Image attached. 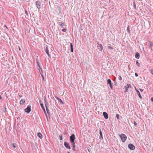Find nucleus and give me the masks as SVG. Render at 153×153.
Segmentation results:
<instances>
[{"label": "nucleus", "instance_id": "1", "mask_svg": "<svg viewBox=\"0 0 153 153\" xmlns=\"http://www.w3.org/2000/svg\"><path fill=\"white\" fill-rule=\"evenodd\" d=\"M119 136L120 137L121 140L122 142H124L127 138L126 136L124 134H120Z\"/></svg>", "mask_w": 153, "mask_h": 153}, {"label": "nucleus", "instance_id": "2", "mask_svg": "<svg viewBox=\"0 0 153 153\" xmlns=\"http://www.w3.org/2000/svg\"><path fill=\"white\" fill-rule=\"evenodd\" d=\"M70 141L71 143L74 142V140L75 139V135L74 134H73L70 137Z\"/></svg>", "mask_w": 153, "mask_h": 153}, {"label": "nucleus", "instance_id": "3", "mask_svg": "<svg viewBox=\"0 0 153 153\" xmlns=\"http://www.w3.org/2000/svg\"><path fill=\"white\" fill-rule=\"evenodd\" d=\"M36 4L38 9H39L41 8V2L39 1H37L36 2Z\"/></svg>", "mask_w": 153, "mask_h": 153}, {"label": "nucleus", "instance_id": "4", "mask_svg": "<svg viewBox=\"0 0 153 153\" xmlns=\"http://www.w3.org/2000/svg\"><path fill=\"white\" fill-rule=\"evenodd\" d=\"M31 106L30 105H28L26 108L25 109V112L29 113L31 111Z\"/></svg>", "mask_w": 153, "mask_h": 153}, {"label": "nucleus", "instance_id": "5", "mask_svg": "<svg viewBox=\"0 0 153 153\" xmlns=\"http://www.w3.org/2000/svg\"><path fill=\"white\" fill-rule=\"evenodd\" d=\"M97 49L100 51H102L103 49L102 45L101 44H98L97 45Z\"/></svg>", "mask_w": 153, "mask_h": 153}, {"label": "nucleus", "instance_id": "6", "mask_svg": "<svg viewBox=\"0 0 153 153\" xmlns=\"http://www.w3.org/2000/svg\"><path fill=\"white\" fill-rule=\"evenodd\" d=\"M128 147L131 150H134L135 148V146L131 144H129L128 145Z\"/></svg>", "mask_w": 153, "mask_h": 153}, {"label": "nucleus", "instance_id": "7", "mask_svg": "<svg viewBox=\"0 0 153 153\" xmlns=\"http://www.w3.org/2000/svg\"><path fill=\"white\" fill-rule=\"evenodd\" d=\"M64 145L65 147L69 149H71V147L69 145V144L67 143L66 142H65L64 143Z\"/></svg>", "mask_w": 153, "mask_h": 153}, {"label": "nucleus", "instance_id": "8", "mask_svg": "<svg viewBox=\"0 0 153 153\" xmlns=\"http://www.w3.org/2000/svg\"><path fill=\"white\" fill-rule=\"evenodd\" d=\"M103 115L105 119H107L108 118V114L105 112H103Z\"/></svg>", "mask_w": 153, "mask_h": 153}, {"label": "nucleus", "instance_id": "9", "mask_svg": "<svg viewBox=\"0 0 153 153\" xmlns=\"http://www.w3.org/2000/svg\"><path fill=\"white\" fill-rule=\"evenodd\" d=\"M100 137L99 138L100 139V140L103 139V137L102 135V132L101 130L100 129Z\"/></svg>", "mask_w": 153, "mask_h": 153}, {"label": "nucleus", "instance_id": "10", "mask_svg": "<svg viewBox=\"0 0 153 153\" xmlns=\"http://www.w3.org/2000/svg\"><path fill=\"white\" fill-rule=\"evenodd\" d=\"M45 50L46 53L48 54L49 57H50V56L49 53V50L48 49V47H46Z\"/></svg>", "mask_w": 153, "mask_h": 153}, {"label": "nucleus", "instance_id": "11", "mask_svg": "<svg viewBox=\"0 0 153 153\" xmlns=\"http://www.w3.org/2000/svg\"><path fill=\"white\" fill-rule=\"evenodd\" d=\"M39 102H40V105H41V107L42 108V109L44 111L45 113V108H44V107L43 106V104L41 103V101H39Z\"/></svg>", "mask_w": 153, "mask_h": 153}, {"label": "nucleus", "instance_id": "12", "mask_svg": "<svg viewBox=\"0 0 153 153\" xmlns=\"http://www.w3.org/2000/svg\"><path fill=\"white\" fill-rule=\"evenodd\" d=\"M25 102V100L24 99H22L20 101V105H23Z\"/></svg>", "mask_w": 153, "mask_h": 153}, {"label": "nucleus", "instance_id": "13", "mask_svg": "<svg viewBox=\"0 0 153 153\" xmlns=\"http://www.w3.org/2000/svg\"><path fill=\"white\" fill-rule=\"evenodd\" d=\"M135 57L137 59H139L140 58V54L138 52H136L135 53Z\"/></svg>", "mask_w": 153, "mask_h": 153}, {"label": "nucleus", "instance_id": "14", "mask_svg": "<svg viewBox=\"0 0 153 153\" xmlns=\"http://www.w3.org/2000/svg\"><path fill=\"white\" fill-rule=\"evenodd\" d=\"M57 99L58 100V101L61 104H63L64 103L62 101L60 98L58 97H56Z\"/></svg>", "mask_w": 153, "mask_h": 153}, {"label": "nucleus", "instance_id": "15", "mask_svg": "<svg viewBox=\"0 0 153 153\" xmlns=\"http://www.w3.org/2000/svg\"><path fill=\"white\" fill-rule=\"evenodd\" d=\"M37 136L40 139H42V134L40 132L37 134Z\"/></svg>", "mask_w": 153, "mask_h": 153}, {"label": "nucleus", "instance_id": "16", "mask_svg": "<svg viewBox=\"0 0 153 153\" xmlns=\"http://www.w3.org/2000/svg\"><path fill=\"white\" fill-rule=\"evenodd\" d=\"M107 83L108 84H109V85L112 83L110 79H108L107 80Z\"/></svg>", "mask_w": 153, "mask_h": 153}, {"label": "nucleus", "instance_id": "17", "mask_svg": "<svg viewBox=\"0 0 153 153\" xmlns=\"http://www.w3.org/2000/svg\"><path fill=\"white\" fill-rule=\"evenodd\" d=\"M137 92L138 94V95L140 99H142V97L141 95L140 94L139 91L138 90H137Z\"/></svg>", "mask_w": 153, "mask_h": 153}, {"label": "nucleus", "instance_id": "18", "mask_svg": "<svg viewBox=\"0 0 153 153\" xmlns=\"http://www.w3.org/2000/svg\"><path fill=\"white\" fill-rule=\"evenodd\" d=\"M59 24L62 27H63L64 26V24L62 22H59Z\"/></svg>", "mask_w": 153, "mask_h": 153}, {"label": "nucleus", "instance_id": "19", "mask_svg": "<svg viewBox=\"0 0 153 153\" xmlns=\"http://www.w3.org/2000/svg\"><path fill=\"white\" fill-rule=\"evenodd\" d=\"M123 89H125L126 92L128 90V88L126 86H125L124 87Z\"/></svg>", "mask_w": 153, "mask_h": 153}, {"label": "nucleus", "instance_id": "20", "mask_svg": "<svg viewBox=\"0 0 153 153\" xmlns=\"http://www.w3.org/2000/svg\"><path fill=\"white\" fill-rule=\"evenodd\" d=\"M45 103L46 108H48V102L47 101V102H45Z\"/></svg>", "mask_w": 153, "mask_h": 153}, {"label": "nucleus", "instance_id": "21", "mask_svg": "<svg viewBox=\"0 0 153 153\" xmlns=\"http://www.w3.org/2000/svg\"><path fill=\"white\" fill-rule=\"evenodd\" d=\"M127 30L128 33H130V30H129V27L128 26V27H127Z\"/></svg>", "mask_w": 153, "mask_h": 153}, {"label": "nucleus", "instance_id": "22", "mask_svg": "<svg viewBox=\"0 0 153 153\" xmlns=\"http://www.w3.org/2000/svg\"><path fill=\"white\" fill-rule=\"evenodd\" d=\"M152 45H153V44H152V43L151 42H150L149 43V47L150 48H152Z\"/></svg>", "mask_w": 153, "mask_h": 153}, {"label": "nucleus", "instance_id": "23", "mask_svg": "<svg viewBox=\"0 0 153 153\" xmlns=\"http://www.w3.org/2000/svg\"><path fill=\"white\" fill-rule=\"evenodd\" d=\"M127 86V87L128 88H130L131 87V85L130 84H127V85L126 86Z\"/></svg>", "mask_w": 153, "mask_h": 153}, {"label": "nucleus", "instance_id": "24", "mask_svg": "<svg viewBox=\"0 0 153 153\" xmlns=\"http://www.w3.org/2000/svg\"><path fill=\"white\" fill-rule=\"evenodd\" d=\"M59 137H60V140H62V135L61 134H60L59 135Z\"/></svg>", "mask_w": 153, "mask_h": 153}, {"label": "nucleus", "instance_id": "25", "mask_svg": "<svg viewBox=\"0 0 153 153\" xmlns=\"http://www.w3.org/2000/svg\"><path fill=\"white\" fill-rule=\"evenodd\" d=\"M136 64L138 66L140 67V64L138 62V61H137L136 62Z\"/></svg>", "mask_w": 153, "mask_h": 153}, {"label": "nucleus", "instance_id": "26", "mask_svg": "<svg viewBox=\"0 0 153 153\" xmlns=\"http://www.w3.org/2000/svg\"><path fill=\"white\" fill-rule=\"evenodd\" d=\"M116 117L117 119H119L120 118V116L119 114H116Z\"/></svg>", "mask_w": 153, "mask_h": 153}, {"label": "nucleus", "instance_id": "27", "mask_svg": "<svg viewBox=\"0 0 153 153\" xmlns=\"http://www.w3.org/2000/svg\"><path fill=\"white\" fill-rule=\"evenodd\" d=\"M108 49H110L111 50H112L113 49L112 47L110 46H108Z\"/></svg>", "mask_w": 153, "mask_h": 153}, {"label": "nucleus", "instance_id": "28", "mask_svg": "<svg viewBox=\"0 0 153 153\" xmlns=\"http://www.w3.org/2000/svg\"><path fill=\"white\" fill-rule=\"evenodd\" d=\"M12 146L14 148H16V146L14 143L12 144Z\"/></svg>", "mask_w": 153, "mask_h": 153}, {"label": "nucleus", "instance_id": "29", "mask_svg": "<svg viewBox=\"0 0 153 153\" xmlns=\"http://www.w3.org/2000/svg\"><path fill=\"white\" fill-rule=\"evenodd\" d=\"M119 80H122V78L120 75H119Z\"/></svg>", "mask_w": 153, "mask_h": 153}, {"label": "nucleus", "instance_id": "30", "mask_svg": "<svg viewBox=\"0 0 153 153\" xmlns=\"http://www.w3.org/2000/svg\"><path fill=\"white\" fill-rule=\"evenodd\" d=\"M46 108V109L47 111V113H48V114H49V110L48 109V108Z\"/></svg>", "mask_w": 153, "mask_h": 153}, {"label": "nucleus", "instance_id": "31", "mask_svg": "<svg viewBox=\"0 0 153 153\" xmlns=\"http://www.w3.org/2000/svg\"><path fill=\"white\" fill-rule=\"evenodd\" d=\"M72 143V145H73V148H75V143H74V142L73 143Z\"/></svg>", "mask_w": 153, "mask_h": 153}, {"label": "nucleus", "instance_id": "32", "mask_svg": "<svg viewBox=\"0 0 153 153\" xmlns=\"http://www.w3.org/2000/svg\"><path fill=\"white\" fill-rule=\"evenodd\" d=\"M44 101H45V102H47V99H46V97L45 96L44 97Z\"/></svg>", "mask_w": 153, "mask_h": 153}, {"label": "nucleus", "instance_id": "33", "mask_svg": "<svg viewBox=\"0 0 153 153\" xmlns=\"http://www.w3.org/2000/svg\"><path fill=\"white\" fill-rule=\"evenodd\" d=\"M70 44L71 48H73V45L71 43H70Z\"/></svg>", "mask_w": 153, "mask_h": 153}, {"label": "nucleus", "instance_id": "34", "mask_svg": "<svg viewBox=\"0 0 153 153\" xmlns=\"http://www.w3.org/2000/svg\"><path fill=\"white\" fill-rule=\"evenodd\" d=\"M109 85H110V88L112 89H113V87H112V83L111 84H110Z\"/></svg>", "mask_w": 153, "mask_h": 153}, {"label": "nucleus", "instance_id": "35", "mask_svg": "<svg viewBox=\"0 0 153 153\" xmlns=\"http://www.w3.org/2000/svg\"><path fill=\"white\" fill-rule=\"evenodd\" d=\"M62 31L64 32H65L66 31V29H63L62 30Z\"/></svg>", "mask_w": 153, "mask_h": 153}, {"label": "nucleus", "instance_id": "36", "mask_svg": "<svg viewBox=\"0 0 153 153\" xmlns=\"http://www.w3.org/2000/svg\"><path fill=\"white\" fill-rule=\"evenodd\" d=\"M151 71L152 74L153 75V69H151Z\"/></svg>", "mask_w": 153, "mask_h": 153}, {"label": "nucleus", "instance_id": "37", "mask_svg": "<svg viewBox=\"0 0 153 153\" xmlns=\"http://www.w3.org/2000/svg\"><path fill=\"white\" fill-rule=\"evenodd\" d=\"M134 125L135 126H136L137 125V123L135 121L134 122Z\"/></svg>", "mask_w": 153, "mask_h": 153}, {"label": "nucleus", "instance_id": "38", "mask_svg": "<svg viewBox=\"0 0 153 153\" xmlns=\"http://www.w3.org/2000/svg\"><path fill=\"white\" fill-rule=\"evenodd\" d=\"M135 75L136 76V77L138 76V74H137V73H135Z\"/></svg>", "mask_w": 153, "mask_h": 153}, {"label": "nucleus", "instance_id": "39", "mask_svg": "<svg viewBox=\"0 0 153 153\" xmlns=\"http://www.w3.org/2000/svg\"><path fill=\"white\" fill-rule=\"evenodd\" d=\"M37 64H38V66L40 68V69H41V68H40V65H39V64L38 62H37Z\"/></svg>", "mask_w": 153, "mask_h": 153}, {"label": "nucleus", "instance_id": "40", "mask_svg": "<svg viewBox=\"0 0 153 153\" xmlns=\"http://www.w3.org/2000/svg\"><path fill=\"white\" fill-rule=\"evenodd\" d=\"M71 51L72 52H73V48H71Z\"/></svg>", "mask_w": 153, "mask_h": 153}, {"label": "nucleus", "instance_id": "41", "mask_svg": "<svg viewBox=\"0 0 153 153\" xmlns=\"http://www.w3.org/2000/svg\"><path fill=\"white\" fill-rule=\"evenodd\" d=\"M4 109L3 110V111H6V108H5V107H4Z\"/></svg>", "mask_w": 153, "mask_h": 153}, {"label": "nucleus", "instance_id": "42", "mask_svg": "<svg viewBox=\"0 0 153 153\" xmlns=\"http://www.w3.org/2000/svg\"><path fill=\"white\" fill-rule=\"evenodd\" d=\"M140 90L142 92L143 91V89H140Z\"/></svg>", "mask_w": 153, "mask_h": 153}, {"label": "nucleus", "instance_id": "43", "mask_svg": "<svg viewBox=\"0 0 153 153\" xmlns=\"http://www.w3.org/2000/svg\"><path fill=\"white\" fill-rule=\"evenodd\" d=\"M151 101L152 102H153V97H152V98H151Z\"/></svg>", "mask_w": 153, "mask_h": 153}, {"label": "nucleus", "instance_id": "44", "mask_svg": "<svg viewBox=\"0 0 153 153\" xmlns=\"http://www.w3.org/2000/svg\"><path fill=\"white\" fill-rule=\"evenodd\" d=\"M19 96L20 97H22V95H20Z\"/></svg>", "mask_w": 153, "mask_h": 153}, {"label": "nucleus", "instance_id": "45", "mask_svg": "<svg viewBox=\"0 0 153 153\" xmlns=\"http://www.w3.org/2000/svg\"><path fill=\"white\" fill-rule=\"evenodd\" d=\"M19 50L20 51H21V49L20 48V47H19Z\"/></svg>", "mask_w": 153, "mask_h": 153}, {"label": "nucleus", "instance_id": "46", "mask_svg": "<svg viewBox=\"0 0 153 153\" xmlns=\"http://www.w3.org/2000/svg\"><path fill=\"white\" fill-rule=\"evenodd\" d=\"M25 13H26V14H27V11H25Z\"/></svg>", "mask_w": 153, "mask_h": 153}, {"label": "nucleus", "instance_id": "47", "mask_svg": "<svg viewBox=\"0 0 153 153\" xmlns=\"http://www.w3.org/2000/svg\"><path fill=\"white\" fill-rule=\"evenodd\" d=\"M74 149H75V148H73V150H74Z\"/></svg>", "mask_w": 153, "mask_h": 153}, {"label": "nucleus", "instance_id": "48", "mask_svg": "<svg viewBox=\"0 0 153 153\" xmlns=\"http://www.w3.org/2000/svg\"><path fill=\"white\" fill-rule=\"evenodd\" d=\"M134 6H135V4H134Z\"/></svg>", "mask_w": 153, "mask_h": 153}, {"label": "nucleus", "instance_id": "49", "mask_svg": "<svg viewBox=\"0 0 153 153\" xmlns=\"http://www.w3.org/2000/svg\"><path fill=\"white\" fill-rule=\"evenodd\" d=\"M68 153H70L69 152H68Z\"/></svg>", "mask_w": 153, "mask_h": 153}, {"label": "nucleus", "instance_id": "50", "mask_svg": "<svg viewBox=\"0 0 153 153\" xmlns=\"http://www.w3.org/2000/svg\"><path fill=\"white\" fill-rule=\"evenodd\" d=\"M45 1H46V0H45Z\"/></svg>", "mask_w": 153, "mask_h": 153}]
</instances>
